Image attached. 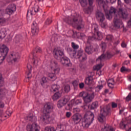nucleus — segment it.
<instances>
[{
  "label": "nucleus",
  "mask_w": 131,
  "mask_h": 131,
  "mask_svg": "<svg viewBox=\"0 0 131 131\" xmlns=\"http://www.w3.org/2000/svg\"><path fill=\"white\" fill-rule=\"evenodd\" d=\"M119 16L120 18H122L123 19H126L128 17V13L126 10H124L122 8H119V10L117 11V9L114 7H111L108 13L105 14V17L108 20H111L113 16Z\"/></svg>",
  "instance_id": "f257e3e1"
},
{
  "label": "nucleus",
  "mask_w": 131,
  "mask_h": 131,
  "mask_svg": "<svg viewBox=\"0 0 131 131\" xmlns=\"http://www.w3.org/2000/svg\"><path fill=\"white\" fill-rule=\"evenodd\" d=\"M65 21L68 24H71L74 27L76 26L77 30H81L84 28V23L79 15H74L72 19L70 17H67Z\"/></svg>",
  "instance_id": "f03ea898"
},
{
  "label": "nucleus",
  "mask_w": 131,
  "mask_h": 131,
  "mask_svg": "<svg viewBox=\"0 0 131 131\" xmlns=\"http://www.w3.org/2000/svg\"><path fill=\"white\" fill-rule=\"evenodd\" d=\"M71 46L72 48L74 50V53H73L74 58H76V59H79L80 62H83L84 61H85V60H86V55L83 53V51L82 50H80L77 53L76 52L74 51L79 48V46L74 42L71 43Z\"/></svg>",
  "instance_id": "7ed1b4c3"
},
{
  "label": "nucleus",
  "mask_w": 131,
  "mask_h": 131,
  "mask_svg": "<svg viewBox=\"0 0 131 131\" xmlns=\"http://www.w3.org/2000/svg\"><path fill=\"white\" fill-rule=\"evenodd\" d=\"M111 110L109 105L104 106L100 110V114L98 117V120L101 123H105L106 116L110 113Z\"/></svg>",
  "instance_id": "20e7f679"
},
{
  "label": "nucleus",
  "mask_w": 131,
  "mask_h": 131,
  "mask_svg": "<svg viewBox=\"0 0 131 131\" xmlns=\"http://www.w3.org/2000/svg\"><path fill=\"white\" fill-rule=\"evenodd\" d=\"M92 28H93L94 32L95 33H97V37H96V35H94L93 36H89L88 37L87 43H90L91 41L93 40H96L97 39H98V40H101V39L103 38V36H102V33L98 31V25L96 24L92 25Z\"/></svg>",
  "instance_id": "39448f33"
},
{
  "label": "nucleus",
  "mask_w": 131,
  "mask_h": 131,
  "mask_svg": "<svg viewBox=\"0 0 131 131\" xmlns=\"http://www.w3.org/2000/svg\"><path fill=\"white\" fill-rule=\"evenodd\" d=\"M95 116L94 113H91L90 115H85L84 117L82 120V126L84 128H88L91 125V123L94 121Z\"/></svg>",
  "instance_id": "423d86ee"
},
{
  "label": "nucleus",
  "mask_w": 131,
  "mask_h": 131,
  "mask_svg": "<svg viewBox=\"0 0 131 131\" xmlns=\"http://www.w3.org/2000/svg\"><path fill=\"white\" fill-rule=\"evenodd\" d=\"M80 97H83V100L86 104L91 103L94 98H95V93L89 94L85 92H80L79 94Z\"/></svg>",
  "instance_id": "0eeeda50"
},
{
  "label": "nucleus",
  "mask_w": 131,
  "mask_h": 131,
  "mask_svg": "<svg viewBox=\"0 0 131 131\" xmlns=\"http://www.w3.org/2000/svg\"><path fill=\"white\" fill-rule=\"evenodd\" d=\"M8 53H9V48L7 46L4 45L0 46V65L8 56Z\"/></svg>",
  "instance_id": "6e6552de"
},
{
  "label": "nucleus",
  "mask_w": 131,
  "mask_h": 131,
  "mask_svg": "<svg viewBox=\"0 0 131 131\" xmlns=\"http://www.w3.org/2000/svg\"><path fill=\"white\" fill-rule=\"evenodd\" d=\"M19 60H20V55L18 53L15 52H12L7 58L8 62H11V63L18 62Z\"/></svg>",
  "instance_id": "1a4fd4ad"
},
{
  "label": "nucleus",
  "mask_w": 131,
  "mask_h": 131,
  "mask_svg": "<svg viewBox=\"0 0 131 131\" xmlns=\"http://www.w3.org/2000/svg\"><path fill=\"white\" fill-rule=\"evenodd\" d=\"M49 67L56 74H58L60 72V67L58 65V62L54 59L50 61Z\"/></svg>",
  "instance_id": "9d476101"
},
{
  "label": "nucleus",
  "mask_w": 131,
  "mask_h": 131,
  "mask_svg": "<svg viewBox=\"0 0 131 131\" xmlns=\"http://www.w3.org/2000/svg\"><path fill=\"white\" fill-rule=\"evenodd\" d=\"M106 58V55L105 54H102L100 56H99L97 59L96 62L97 63H100L94 67V70L99 71L102 67H103V64H102V61H104Z\"/></svg>",
  "instance_id": "9b49d317"
},
{
  "label": "nucleus",
  "mask_w": 131,
  "mask_h": 131,
  "mask_svg": "<svg viewBox=\"0 0 131 131\" xmlns=\"http://www.w3.org/2000/svg\"><path fill=\"white\" fill-rule=\"evenodd\" d=\"M114 27L118 29L119 28H122L123 27V23L122 20L120 18H118V16H116L114 18Z\"/></svg>",
  "instance_id": "f8f14e48"
},
{
  "label": "nucleus",
  "mask_w": 131,
  "mask_h": 131,
  "mask_svg": "<svg viewBox=\"0 0 131 131\" xmlns=\"http://www.w3.org/2000/svg\"><path fill=\"white\" fill-rule=\"evenodd\" d=\"M81 118H82L81 115L75 114L71 117V121L74 124H78L81 121Z\"/></svg>",
  "instance_id": "ddd939ff"
},
{
  "label": "nucleus",
  "mask_w": 131,
  "mask_h": 131,
  "mask_svg": "<svg viewBox=\"0 0 131 131\" xmlns=\"http://www.w3.org/2000/svg\"><path fill=\"white\" fill-rule=\"evenodd\" d=\"M39 120L42 122H51L52 118L50 116V114L43 112V115L40 116Z\"/></svg>",
  "instance_id": "4468645a"
},
{
  "label": "nucleus",
  "mask_w": 131,
  "mask_h": 131,
  "mask_svg": "<svg viewBox=\"0 0 131 131\" xmlns=\"http://www.w3.org/2000/svg\"><path fill=\"white\" fill-rule=\"evenodd\" d=\"M26 128L27 131H39V126L35 122L28 124Z\"/></svg>",
  "instance_id": "2eb2a0df"
},
{
  "label": "nucleus",
  "mask_w": 131,
  "mask_h": 131,
  "mask_svg": "<svg viewBox=\"0 0 131 131\" xmlns=\"http://www.w3.org/2000/svg\"><path fill=\"white\" fill-rule=\"evenodd\" d=\"M31 33L33 36L37 35V34H38V27L37 26V24H36V22L35 21L33 22Z\"/></svg>",
  "instance_id": "dca6fc26"
},
{
  "label": "nucleus",
  "mask_w": 131,
  "mask_h": 131,
  "mask_svg": "<svg viewBox=\"0 0 131 131\" xmlns=\"http://www.w3.org/2000/svg\"><path fill=\"white\" fill-rule=\"evenodd\" d=\"M53 54L54 55L55 59H57V60L61 59V56L64 55V53H63V51H61V50L59 49H55L53 51Z\"/></svg>",
  "instance_id": "f3484780"
},
{
  "label": "nucleus",
  "mask_w": 131,
  "mask_h": 131,
  "mask_svg": "<svg viewBox=\"0 0 131 131\" xmlns=\"http://www.w3.org/2000/svg\"><path fill=\"white\" fill-rule=\"evenodd\" d=\"M15 11H16V5L15 4L9 5L6 10V12L8 15H12Z\"/></svg>",
  "instance_id": "a211bd4d"
},
{
  "label": "nucleus",
  "mask_w": 131,
  "mask_h": 131,
  "mask_svg": "<svg viewBox=\"0 0 131 131\" xmlns=\"http://www.w3.org/2000/svg\"><path fill=\"white\" fill-rule=\"evenodd\" d=\"M89 76L85 78V83L87 84V85H92L93 84V76H94V72H90L89 73Z\"/></svg>",
  "instance_id": "6ab92c4d"
},
{
  "label": "nucleus",
  "mask_w": 131,
  "mask_h": 131,
  "mask_svg": "<svg viewBox=\"0 0 131 131\" xmlns=\"http://www.w3.org/2000/svg\"><path fill=\"white\" fill-rule=\"evenodd\" d=\"M67 103H68V99L64 97L58 101L57 107L59 108H62V107L65 106Z\"/></svg>",
  "instance_id": "aec40b11"
},
{
  "label": "nucleus",
  "mask_w": 131,
  "mask_h": 131,
  "mask_svg": "<svg viewBox=\"0 0 131 131\" xmlns=\"http://www.w3.org/2000/svg\"><path fill=\"white\" fill-rule=\"evenodd\" d=\"M61 64L67 67H70L71 66V63H70V59L67 57H63L61 60Z\"/></svg>",
  "instance_id": "412c9836"
},
{
  "label": "nucleus",
  "mask_w": 131,
  "mask_h": 131,
  "mask_svg": "<svg viewBox=\"0 0 131 131\" xmlns=\"http://www.w3.org/2000/svg\"><path fill=\"white\" fill-rule=\"evenodd\" d=\"M52 111H53V105H51L50 103L46 104L44 106L43 112L50 114Z\"/></svg>",
  "instance_id": "4be33fe9"
},
{
  "label": "nucleus",
  "mask_w": 131,
  "mask_h": 131,
  "mask_svg": "<svg viewBox=\"0 0 131 131\" xmlns=\"http://www.w3.org/2000/svg\"><path fill=\"white\" fill-rule=\"evenodd\" d=\"M88 2L90 7L84 10L86 14H90L93 11V4H94V0H88Z\"/></svg>",
  "instance_id": "5701e85b"
},
{
  "label": "nucleus",
  "mask_w": 131,
  "mask_h": 131,
  "mask_svg": "<svg viewBox=\"0 0 131 131\" xmlns=\"http://www.w3.org/2000/svg\"><path fill=\"white\" fill-rule=\"evenodd\" d=\"M96 16L98 20H100V22H103L105 20L104 14L101 12H97Z\"/></svg>",
  "instance_id": "b1692460"
},
{
  "label": "nucleus",
  "mask_w": 131,
  "mask_h": 131,
  "mask_svg": "<svg viewBox=\"0 0 131 131\" xmlns=\"http://www.w3.org/2000/svg\"><path fill=\"white\" fill-rule=\"evenodd\" d=\"M26 120H29V121H32L33 122H35L37 119L36 117L33 116V114H30L26 118Z\"/></svg>",
  "instance_id": "393cba45"
},
{
  "label": "nucleus",
  "mask_w": 131,
  "mask_h": 131,
  "mask_svg": "<svg viewBox=\"0 0 131 131\" xmlns=\"http://www.w3.org/2000/svg\"><path fill=\"white\" fill-rule=\"evenodd\" d=\"M102 131H115V129L108 124H105L104 127L102 129Z\"/></svg>",
  "instance_id": "a878e982"
},
{
  "label": "nucleus",
  "mask_w": 131,
  "mask_h": 131,
  "mask_svg": "<svg viewBox=\"0 0 131 131\" xmlns=\"http://www.w3.org/2000/svg\"><path fill=\"white\" fill-rule=\"evenodd\" d=\"M97 3H98V6L99 7H102L104 10H105V7L106 6V4L104 0H96Z\"/></svg>",
  "instance_id": "bb28decb"
},
{
  "label": "nucleus",
  "mask_w": 131,
  "mask_h": 131,
  "mask_svg": "<svg viewBox=\"0 0 131 131\" xmlns=\"http://www.w3.org/2000/svg\"><path fill=\"white\" fill-rule=\"evenodd\" d=\"M99 107V103L98 101L93 102L91 105L90 109L91 110H94V109H97Z\"/></svg>",
  "instance_id": "cd10ccee"
},
{
  "label": "nucleus",
  "mask_w": 131,
  "mask_h": 131,
  "mask_svg": "<svg viewBox=\"0 0 131 131\" xmlns=\"http://www.w3.org/2000/svg\"><path fill=\"white\" fill-rule=\"evenodd\" d=\"M82 103V100L81 99H77L75 101L74 100H72L71 102V105L73 106L74 105H78V104H81Z\"/></svg>",
  "instance_id": "c85d7f7f"
},
{
  "label": "nucleus",
  "mask_w": 131,
  "mask_h": 131,
  "mask_svg": "<svg viewBox=\"0 0 131 131\" xmlns=\"http://www.w3.org/2000/svg\"><path fill=\"white\" fill-rule=\"evenodd\" d=\"M60 86L57 84H53L51 86V92H58Z\"/></svg>",
  "instance_id": "c756f323"
},
{
  "label": "nucleus",
  "mask_w": 131,
  "mask_h": 131,
  "mask_svg": "<svg viewBox=\"0 0 131 131\" xmlns=\"http://www.w3.org/2000/svg\"><path fill=\"white\" fill-rule=\"evenodd\" d=\"M27 68L29 72L27 73V77L28 78V79H29V78H31V68H32V67L30 64H28Z\"/></svg>",
  "instance_id": "7c9ffc66"
},
{
  "label": "nucleus",
  "mask_w": 131,
  "mask_h": 131,
  "mask_svg": "<svg viewBox=\"0 0 131 131\" xmlns=\"http://www.w3.org/2000/svg\"><path fill=\"white\" fill-rule=\"evenodd\" d=\"M93 47L92 46H89V47H86L85 49V51L89 55H90V54L93 53Z\"/></svg>",
  "instance_id": "2f4dec72"
},
{
  "label": "nucleus",
  "mask_w": 131,
  "mask_h": 131,
  "mask_svg": "<svg viewBox=\"0 0 131 131\" xmlns=\"http://www.w3.org/2000/svg\"><path fill=\"white\" fill-rule=\"evenodd\" d=\"M48 77L51 79V80H52V81H54L57 79V77H56V75L54 73H50L48 74Z\"/></svg>",
  "instance_id": "473e14b6"
},
{
  "label": "nucleus",
  "mask_w": 131,
  "mask_h": 131,
  "mask_svg": "<svg viewBox=\"0 0 131 131\" xmlns=\"http://www.w3.org/2000/svg\"><path fill=\"white\" fill-rule=\"evenodd\" d=\"M59 98H61V94L57 92L53 95V101H57Z\"/></svg>",
  "instance_id": "72a5a7b5"
},
{
  "label": "nucleus",
  "mask_w": 131,
  "mask_h": 131,
  "mask_svg": "<svg viewBox=\"0 0 131 131\" xmlns=\"http://www.w3.org/2000/svg\"><path fill=\"white\" fill-rule=\"evenodd\" d=\"M79 3L83 8H84V7H86L88 6L87 0H79Z\"/></svg>",
  "instance_id": "f704fd0d"
},
{
  "label": "nucleus",
  "mask_w": 131,
  "mask_h": 131,
  "mask_svg": "<svg viewBox=\"0 0 131 131\" xmlns=\"http://www.w3.org/2000/svg\"><path fill=\"white\" fill-rule=\"evenodd\" d=\"M0 95H2V96H8V90L6 89H1Z\"/></svg>",
  "instance_id": "c9c22d12"
},
{
  "label": "nucleus",
  "mask_w": 131,
  "mask_h": 131,
  "mask_svg": "<svg viewBox=\"0 0 131 131\" xmlns=\"http://www.w3.org/2000/svg\"><path fill=\"white\" fill-rule=\"evenodd\" d=\"M33 60H34V62H33L34 65H35V66H37L38 65V58H37V57L36 56H34L33 57Z\"/></svg>",
  "instance_id": "e433bc0d"
},
{
  "label": "nucleus",
  "mask_w": 131,
  "mask_h": 131,
  "mask_svg": "<svg viewBox=\"0 0 131 131\" xmlns=\"http://www.w3.org/2000/svg\"><path fill=\"white\" fill-rule=\"evenodd\" d=\"M121 72H130V69L122 67L121 68Z\"/></svg>",
  "instance_id": "4c0bfd02"
},
{
  "label": "nucleus",
  "mask_w": 131,
  "mask_h": 131,
  "mask_svg": "<svg viewBox=\"0 0 131 131\" xmlns=\"http://www.w3.org/2000/svg\"><path fill=\"white\" fill-rule=\"evenodd\" d=\"M105 40H107V41H112V40H113V36L107 35L106 37Z\"/></svg>",
  "instance_id": "58836bf2"
},
{
  "label": "nucleus",
  "mask_w": 131,
  "mask_h": 131,
  "mask_svg": "<svg viewBox=\"0 0 131 131\" xmlns=\"http://www.w3.org/2000/svg\"><path fill=\"white\" fill-rule=\"evenodd\" d=\"M6 37V31H0V38H4Z\"/></svg>",
  "instance_id": "ea45409f"
},
{
  "label": "nucleus",
  "mask_w": 131,
  "mask_h": 131,
  "mask_svg": "<svg viewBox=\"0 0 131 131\" xmlns=\"http://www.w3.org/2000/svg\"><path fill=\"white\" fill-rule=\"evenodd\" d=\"M47 82H48V80H47V77H43L41 78V85H43V84H45V83H47Z\"/></svg>",
  "instance_id": "a19ab883"
},
{
  "label": "nucleus",
  "mask_w": 131,
  "mask_h": 131,
  "mask_svg": "<svg viewBox=\"0 0 131 131\" xmlns=\"http://www.w3.org/2000/svg\"><path fill=\"white\" fill-rule=\"evenodd\" d=\"M100 47L101 49H102L103 52H105V50H106V43L104 42H102L100 44Z\"/></svg>",
  "instance_id": "79ce46f5"
},
{
  "label": "nucleus",
  "mask_w": 131,
  "mask_h": 131,
  "mask_svg": "<svg viewBox=\"0 0 131 131\" xmlns=\"http://www.w3.org/2000/svg\"><path fill=\"white\" fill-rule=\"evenodd\" d=\"M33 10L34 13H38V12H39V6H38V5L35 6L33 7Z\"/></svg>",
  "instance_id": "37998d69"
},
{
  "label": "nucleus",
  "mask_w": 131,
  "mask_h": 131,
  "mask_svg": "<svg viewBox=\"0 0 131 131\" xmlns=\"http://www.w3.org/2000/svg\"><path fill=\"white\" fill-rule=\"evenodd\" d=\"M45 130L46 131H56V129H55L54 127H46Z\"/></svg>",
  "instance_id": "c03bdc74"
},
{
  "label": "nucleus",
  "mask_w": 131,
  "mask_h": 131,
  "mask_svg": "<svg viewBox=\"0 0 131 131\" xmlns=\"http://www.w3.org/2000/svg\"><path fill=\"white\" fill-rule=\"evenodd\" d=\"M52 22V21L51 18H48L45 22V25H50V24H51Z\"/></svg>",
  "instance_id": "a18cd8bd"
},
{
  "label": "nucleus",
  "mask_w": 131,
  "mask_h": 131,
  "mask_svg": "<svg viewBox=\"0 0 131 131\" xmlns=\"http://www.w3.org/2000/svg\"><path fill=\"white\" fill-rule=\"evenodd\" d=\"M107 83H108V86L111 89H113V88L114 87V84H115V82L111 83L110 81H107Z\"/></svg>",
  "instance_id": "49530a36"
},
{
  "label": "nucleus",
  "mask_w": 131,
  "mask_h": 131,
  "mask_svg": "<svg viewBox=\"0 0 131 131\" xmlns=\"http://www.w3.org/2000/svg\"><path fill=\"white\" fill-rule=\"evenodd\" d=\"M64 91L67 93H68L70 91V86L69 85H66L64 87Z\"/></svg>",
  "instance_id": "de8ad7c7"
},
{
  "label": "nucleus",
  "mask_w": 131,
  "mask_h": 131,
  "mask_svg": "<svg viewBox=\"0 0 131 131\" xmlns=\"http://www.w3.org/2000/svg\"><path fill=\"white\" fill-rule=\"evenodd\" d=\"M102 89H103V85H98L97 86L95 90L96 91H101V90H102Z\"/></svg>",
  "instance_id": "09e8293b"
},
{
  "label": "nucleus",
  "mask_w": 131,
  "mask_h": 131,
  "mask_svg": "<svg viewBox=\"0 0 131 131\" xmlns=\"http://www.w3.org/2000/svg\"><path fill=\"white\" fill-rule=\"evenodd\" d=\"M121 46L122 47V48H126V47H127V45L125 43V42H124V41H123L121 44Z\"/></svg>",
  "instance_id": "8fccbe9b"
},
{
  "label": "nucleus",
  "mask_w": 131,
  "mask_h": 131,
  "mask_svg": "<svg viewBox=\"0 0 131 131\" xmlns=\"http://www.w3.org/2000/svg\"><path fill=\"white\" fill-rule=\"evenodd\" d=\"M100 25L102 28H105L106 27V24L103 23V21H100Z\"/></svg>",
  "instance_id": "3c124183"
},
{
  "label": "nucleus",
  "mask_w": 131,
  "mask_h": 131,
  "mask_svg": "<svg viewBox=\"0 0 131 131\" xmlns=\"http://www.w3.org/2000/svg\"><path fill=\"white\" fill-rule=\"evenodd\" d=\"M35 51L36 53H40L41 52V49L39 47H37L35 48Z\"/></svg>",
  "instance_id": "603ef678"
},
{
  "label": "nucleus",
  "mask_w": 131,
  "mask_h": 131,
  "mask_svg": "<svg viewBox=\"0 0 131 131\" xmlns=\"http://www.w3.org/2000/svg\"><path fill=\"white\" fill-rule=\"evenodd\" d=\"M131 100V94H129L126 98V101H130Z\"/></svg>",
  "instance_id": "864d4df0"
},
{
  "label": "nucleus",
  "mask_w": 131,
  "mask_h": 131,
  "mask_svg": "<svg viewBox=\"0 0 131 131\" xmlns=\"http://www.w3.org/2000/svg\"><path fill=\"white\" fill-rule=\"evenodd\" d=\"M5 22H6V20H5V19L0 18V25H3Z\"/></svg>",
  "instance_id": "5fc2aeb1"
},
{
  "label": "nucleus",
  "mask_w": 131,
  "mask_h": 131,
  "mask_svg": "<svg viewBox=\"0 0 131 131\" xmlns=\"http://www.w3.org/2000/svg\"><path fill=\"white\" fill-rule=\"evenodd\" d=\"M71 115H72L71 112H68L66 113V117H67L68 118H70V117L71 116Z\"/></svg>",
  "instance_id": "6e6d98bb"
},
{
  "label": "nucleus",
  "mask_w": 131,
  "mask_h": 131,
  "mask_svg": "<svg viewBox=\"0 0 131 131\" xmlns=\"http://www.w3.org/2000/svg\"><path fill=\"white\" fill-rule=\"evenodd\" d=\"M112 108H116V107H117V103H116L115 102H112Z\"/></svg>",
  "instance_id": "4d7b16f0"
},
{
  "label": "nucleus",
  "mask_w": 131,
  "mask_h": 131,
  "mask_svg": "<svg viewBox=\"0 0 131 131\" xmlns=\"http://www.w3.org/2000/svg\"><path fill=\"white\" fill-rule=\"evenodd\" d=\"M79 86L80 89H83V88H84V84L83 83H80L79 84Z\"/></svg>",
  "instance_id": "13d9d810"
},
{
  "label": "nucleus",
  "mask_w": 131,
  "mask_h": 131,
  "mask_svg": "<svg viewBox=\"0 0 131 131\" xmlns=\"http://www.w3.org/2000/svg\"><path fill=\"white\" fill-rule=\"evenodd\" d=\"M31 15H35L36 13L34 12V10H33V7L32 8V10H30Z\"/></svg>",
  "instance_id": "bf43d9fd"
},
{
  "label": "nucleus",
  "mask_w": 131,
  "mask_h": 131,
  "mask_svg": "<svg viewBox=\"0 0 131 131\" xmlns=\"http://www.w3.org/2000/svg\"><path fill=\"white\" fill-rule=\"evenodd\" d=\"M74 86H77L78 85V82L77 81H74L73 82Z\"/></svg>",
  "instance_id": "052dcab7"
},
{
  "label": "nucleus",
  "mask_w": 131,
  "mask_h": 131,
  "mask_svg": "<svg viewBox=\"0 0 131 131\" xmlns=\"http://www.w3.org/2000/svg\"><path fill=\"white\" fill-rule=\"evenodd\" d=\"M5 107V104L2 101H0V108H4Z\"/></svg>",
  "instance_id": "680f3d73"
},
{
  "label": "nucleus",
  "mask_w": 131,
  "mask_h": 131,
  "mask_svg": "<svg viewBox=\"0 0 131 131\" xmlns=\"http://www.w3.org/2000/svg\"><path fill=\"white\" fill-rule=\"evenodd\" d=\"M128 26H129V27H131V15H130V20L128 21Z\"/></svg>",
  "instance_id": "e2e57ef3"
},
{
  "label": "nucleus",
  "mask_w": 131,
  "mask_h": 131,
  "mask_svg": "<svg viewBox=\"0 0 131 131\" xmlns=\"http://www.w3.org/2000/svg\"><path fill=\"white\" fill-rule=\"evenodd\" d=\"M107 56L108 58H111V57H113V55L110 54V53H107Z\"/></svg>",
  "instance_id": "0e129e2a"
},
{
  "label": "nucleus",
  "mask_w": 131,
  "mask_h": 131,
  "mask_svg": "<svg viewBox=\"0 0 131 131\" xmlns=\"http://www.w3.org/2000/svg\"><path fill=\"white\" fill-rule=\"evenodd\" d=\"M74 112H79V111H80V110L78 108H75L74 109Z\"/></svg>",
  "instance_id": "69168bd1"
},
{
  "label": "nucleus",
  "mask_w": 131,
  "mask_h": 131,
  "mask_svg": "<svg viewBox=\"0 0 131 131\" xmlns=\"http://www.w3.org/2000/svg\"><path fill=\"white\" fill-rule=\"evenodd\" d=\"M107 81H110L111 83H112V82H115L114 79H110Z\"/></svg>",
  "instance_id": "338daca9"
},
{
  "label": "nucleus",
  "mask_w": 131,
  "mask_h": 131,
  "mask_svg": "<svg viewBox=\"0 0 131 131\" xmlns=\"http://www.w3.org/2000/svg\"><path fill=\"white\" fill-rule=\"evenodd\" d=\"M125 3H126V4H129V3H130L131 0H124Z\"/></svg>",
  "instance_id": "774afa93"
}]
</instances>
